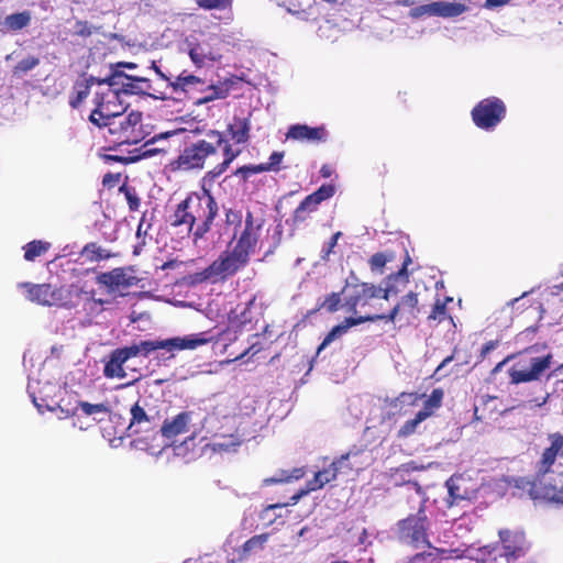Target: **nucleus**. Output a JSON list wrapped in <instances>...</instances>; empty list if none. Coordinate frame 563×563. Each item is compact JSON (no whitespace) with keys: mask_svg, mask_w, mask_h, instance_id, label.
I'll list each match as a JSON object with an SVG mask.
<instances>
[{"mask_svg":"<svg viewBox=\"0 0 563 563\" xmlns=\"http://www.w3.org/2000/svg\"><path fill=\"white\" fill-rule=\"evenodd\" d=\"M78 411L100 422L110 413V406L108 402L90 404L88 401L78 400L73 409L66 410V415H76Z\"/></svg>","mask_w":563,"mask_h":563,"instance_id":"27","label":"nucleus"},{"mask_svg":"<svg viewBox=\"0 0 563 563\" xmlns=\"http://www.w3.org/2000/svg\"><path fill=\"white\" fill-rule=\"evenodd\" d=\"M552 291L553 295L560 296V301L563 302V284L561 286H555Z\"/></svg>","mask_w":563,"mask_h":563,"instance_id":"62","label":"nucleus"},{"mask_svg":"<svg viewBox=\"0 0 563 563\" xmlns=\"http://www.w3.org/2000/svg\"><path fill=\"white\" fill-rule=\"evenodd\" d=\"M253 300H250L240 311L238 309L231 311L229 314L230 325L232 328H243L252 321L251 306Z\"/></svg>","mask_w":563,"mask_h":563,"instance_id":"33","label":"nucleus"},{"mask_svg":"<svg viewBox=\"0 0 563 563\" xmlns=\"http://www.w3.org/2000/svg\"><path fill=\"white\" fill-rule=\"evenodd\" d=\"M228 96V89L222 86H210L207 95L197 99V104H203L216 99H223Z\"/></svg>","mask_w":563,"mask_h":563,"instance_id":"40","label":"nucleus"},{"mask_svg":"<svg viewBox=\"0 0 563 563\" xmlns=\"http://www.w3.org/2000/svg\"><path fill=\"white\" fill-rule=\"evenodd\" d=\"M443 391L441 389H433L431 395L423 400V408L417 412L416 417L406 421L400 427L398 435L407 438L417 432L419 426L441 407Z\"/></svg>","mask_w":563,"mask_h":563,"instance_id":"17","label":"nucleus"},{"mask_svg":"<svg viewBox=\"0 0 563 563\" xmlns=\"http://www.w3.org/2000/svg\"><path fill=\"white\" fill-rule=\"evenodd\" d=\"M428 528L427 516L419 509L416 515H410L397 523V534L401 542L415 548L429 547Z\"/></svg>","mask_w":563,"mask_h":563,"instance_id":"11","label":"nucleus"},{"mask_svg":"<svg viewBox=\"0 0 563 563\" xmlns=\"http://www.w3.org/2000/svg\"><path fill=\"white\" fill-rule=\"evenodd\" d=\"M40 63V59L34 56L26 57L18 63V65L14 67V74H25L29 70H32L35 68Z\"/></svg>","mask_w":563,"mask_h":563,"instance_id":"44","label":"nucleus"},{"mask_svg":"<svg viewBox=\"0 0 563 563\" xmlns=\"http://www.w3.org/2000/svg\"><path fill=\"white\" fill-rule=\"evenodd\" d=\"M506 547V552H503L501 549L495 548L481 549L479 556L474 559L473 563H510L509 555H515L517 548H511L510 545Z\"/></svg>","mask_w":563,"mask_h":563,"instance_id":"31","label":"nucleus"},{"mask_svg":"<svg viewBox=\"0 0 563 563\" xmlns=\"http://www.w3.org/2000/svg\"><path fill=\"white\" fill-rule=\"evenodd\" d=\"M505 114V103L496 97L483 99L472 110L475 125L486 131L494 130L503 121Z\"/></svg>","mask_w":563,"mask_h":563,"instance_id":"12","label":"nucleus"},{"mask_svg":"<svg viewBox=\"0 0 563 563\" xmlns=\"http://www.w3.org/2000/svg\"><path fill=\"white\" fill-rule=\"evenodd\" d=\"M333 185H322L317 191L307 196L303 201L295 210V220L303 221L306 216L317 210L318 206L334 195Z\"/></svg>","mask_w":563,"mask_h":563,"instance_id":"22","label":"nucleus"},{"mask_svg":"<svg viewBox=\"0 0 563 563\" xmlns=\"http://www.w3.org/2000/svg\"><path fill=\"white\" fill-rule=\"evenodd\" d=\"M325 135V130L322 126L310 128L306 124H294L288 129L286 137L301 142H318L323 141Z\"/></svg>","mask_w":563,"mask_h":563,"instance_id":"26","label":"nucleus"},{"mask_svg":"<svg viewBox=\"0 0 563 563\" xmlns=\"http://www.w3.org/2000/svg\"><path fill=\"white\" fill-rule=\"evenodd\" d=\"M103 250L97 246L95 243L85 246L82 253L90 258H104L107 255L103 254Z\"/></svg>","mask_w":563,"mask_h":563,"instance_id":"46","label":"nucleus"},{"mask_svg":"<svg viewBox=\"0 0 563 563\" xmlns=\"http://www.w3.org/2000/svg\"><path fill=\"white\" fill-rule=\"evenodd\" d=\"M350 452L357 453L355 457H351L350 461V470L358 472L368 465L371 461V456L363 450H351Z\"/></svg>","mask_w":563,"mask_h":563,"instance_id":"41","label":"nucleus"},{"mask_svg":"<svg viewBox=\"0 0 563 563\" xmlns=\"http://www.w3.org/2000/svg\"><path fill=\"white\" fill-rule=\"evenodd\" d=\"M549 446L542 453L563 460V434L553 432L548 435Z\"/></svg>","mask_w":563,"mask_h":563,"instance_id":"37","label":"nucleus"},{"mask_svg":"<svg viewBox=\"0 0 563 563\" xmlns=\"http://www.w3.org/2000/svg\"><path fill=\"white\" fill-rule=\"evenodd\" d=\"M130 413L131 420L128 427L129 435L152 429L154 424V416L150 415L140 401L132 406Z\"/></svg>","mask_w":563,"mask_h":563,"instance_id":"25","label":"nucleus"},{"mask_svg":"<svg viewBox=\"0 0 563 563\" xmlns=\"http://www.w3.org/2000/svg\"><path fill=\"white\" fill-rule=\"evenodd\" d=\"M38 385V382L33 380H30L27 385V391L34 406L40 412H43L44 409L54 411L56 407H58L57 401L52 398V394L55 391L56 385L47 382L41 389L37 388Z\"/></svg>","mask_w":563,"mask_h":563,"instance_id":"20","label":"nucleus"},{"mask_svg":"<svg viewBox=\"0 0 563 563\" xmlns=\"http://www.w3.org/2000/svg\"><path fill=\"white\" fill-rule=\"evenodd\" d=\"M265 214L262 209L247 210L240 233H234L236 243L230 251L223 252L199 276L201 280L217 283L234 275L244 267L257 250L276 247L277 241L269 242L265 228Z\"/></svg>","mask_w":563,"mask_h":563,"instance_id":"1","label":"nucleus"},{"mask_svg":"<svg viewBox=\"0 0 563 563\" xmlns=\"http://www.w3.org/2000/svg\"><path fill=\"white\" fill-rule=\"evenodd\" d=\"M211 341L207 332L190 334L186 336H176L166 340H146L139 342L141 355L147 356L156 350H165L167 352L195 350Z\"/></svg>","mask_w":563,"mask_h":563,"instance_id":"9","label":"nucleus"},{"mask_svg":"<svg viewBox=\"0 0 563 563\" xmlns=\"http://www.w3.org/2000/svg\"><path fill=\"white\" fill-rule=\"evenodd\" d=\"M198 84H201V80L200 78L194 76V75H187L185 73L180 74L179 76H177L176 80L170 82V85L173 86V88L175 90H184L186 91L187 88L191 87V86H195V85H198Z\"/></svg>","mask_w":563,"mask_h":563,"instance_id":"39","label":"nucleus"},{"mask_svg":"<svg viewBox=\"0 0 563 563\" xmlns=\"http://www.w3.org/2000/svg\"><path fill=\"white\" fill-rule=\"evenodd\" d=\"M285 505H280V504H275V505H269L268 507H266L264 510H263V514H262V517L263 519H267L268 521H273L272 520V515H275V510L277 509H282L284 508Z\"/></svg>","mask_w":563,"mask_h":563,"instance_id":"51","label":"nucleus"},{"mask_svg":"<svg viewBox=\"0 0 563 563\" xmlns=\"http://www.w3.org/2000/svg\"><path fill=\"white\" fill-rule=\"evenodd\" d=\"M529 300L527 299V294L525 292L521 297L515 298L509 302L516 309H523L528 307Z\"/></svg>","mask_w":563,"mask_h":563,"instance_id":"53","label":"nucleus"},{"mask_svg":"<svg viewBox=\"0 0 563 563\" xmlns=\"http://www.w3.org/2000/svg\"><path fill=\"white\" fill-rule=\"evenodd\" d=\"M552 355L531 357L528 362L519 361L509 369V376L515 384L537 380L551 366Z\"/></svg>","mask_w":563,"mask_h":563,"instance_id":"14","label":"nucleus"},{"mask_svg":"<svg viewBox=\"0 0 563 563\" xmlns=\"http://www.w3.org/2000/svg\"><path fill=\"white\" fill-rule=\"evenodd\" d=\"M220 411L209 415L205 419V427L209 431H214L216 440L213 448L218 450L229 451L239 445L243 438L238 434H233L232 431L236 430L238 417L236 416H223L220 426L217 427Z\"/></svg>","mask_w":563,"mask_h":563,"instance_id":"10","label":"nucleus"},{"mask_svg":"<svg viewBox=\"0 0 563 563\" xmlns=\"http://www.w3.org/2000/svg\"><path fill=\"white\" fill-rule=\"evenodd\" d=\"M415 470L410 466V464L401 465L399 468L396 470V474L398 473H408L409 471Z\"/></svg>","mask_w":563,"mask_h":563,"instance_id":"63","label":"nucleus"},{"mask_svg":"<svg viewBox=\"0 0 563 563\" xmlns=\"http://www.w3.org/2000/svg\"><path fill=\"white\" fill-rule=\"evenodd\" d=\"M495 347V343L494 342H488L487 344L484 345L483 347V354H487L488 352H490Z\"/></svg>","mask_w":563,"mask_h":563,"instance_id":"64","label":"nucleus"},{"mask_svg":"<svg viewBox=\"0 0 563 563\" xmlns=\"http://www.w3.org/2000/svg\"><path fill=\"white\" fill-rule=\"evenodd\" d=\"M87 96H88V91H87V89L78 91V92H77V97H76V99H73V100L70 101V106H71L73 108H77V107H78V104H79L84 99H86V97H87Z\"/></svg>","mask_w":563,"mask_h":563,"instance_id":"54","label":"nucleus"},{"mask_svg":"<svg viewBox=\"0 0 563 563\" xmlns=\"http://www.w3.org/2000/svg\"><path fill=\"white\" fill-rule=\"evenodd\" d=\"M384 314L377 316H361V317H349L340 324L332 328V330L327 334L323 339L322 343L319 345L317 350V354H319L323 349H325L330 343L335 341L336 339L344 335L352 327L362 324L366 321H375L383 320Z\"/></svg>","mask_w":563,"mask_h":563,"instance_id":"23","label":"nucleus"},{"mask_svg":"<svg viewBox=\"0 0 563 563\" xmlns=\"http://www.w3.org/2000/svg\"><path fill=\"white\" fill-rule=\"evenodd\" d=\"M151 69H153L163 80H166V81H169V77H167L158 67L157 65L155 64V62H153L151 64Z\"/></svg>","mask_w":563,"mask_h":563,"instance_id":"58","label":"nucleus"},{"mask_svg":"<svg viewBox=\"0 0 563 563\" xmlns=\"http://www.w3.org/2000/svg\"><path fill=\"white\" fill-rule=\"evenodd\" d=\"M445 316V306L439 301L435 303L434 309L430 318L442 320Z\"/></svg>","mask_w":563,"mask_h":563,"instance_id":"52","label":"nucleus"},{"mask_svg":"<svg viewBox=\"0 0 563 563\" xmlns=\"http://www.w3.org/2000/svg\"><path fill=\"white\" fill-rule=\"evenodd\" d=\"M209 141L200 140L197 143L187 145L175 161L174 166L180 170L200 169L203 167L207 157L216 154L217 147L224 144L223 153L224 159L210 170L212 178L219 177L223 174L233 159L240 154V150H233L222 133L218 131H210L207 134Z\"/></svg>","mask_w":563,"mask_h":563,"instance_id":"4","label":"nucleus"},{"mask_svg":"<svg viewBox=\"0 0 563 563\" xmlns=\"http://www.w3.org/2000/svg\"><path fill=\"white\" fill-rule=\"evenodd\" d=\"M341 236V232H336L331 238L330 242L328 243V246L322 250V258L327 260L332 252L333 247L338 243L339 238Z\"/></svg>","mask_w":563,"mask_h":563,"instance_id":"49","label":"nucleus"},{"mask_svg":"<svg viewBox=\"0 0 563 563\" xmlns=\"http://www.w3.org/2000/svg\"><path fill=\"white\" fill-rule=\"evenodd\" d=\"M51 244L45 241L35 240L24 246V258L26 261H34L36 257L43 255L48 251Z\"/></svg>","mask_w":563,"mask_h":563,"instance_id":"36","label":"nucleus"},{"mask_svg":"<svg viewBox=\"0 0 563 563\" xmlns=\"http://www.w3.org/2000/svg\"><path fill=\"white\" fill-rule=\"evenodd\" d=\"M239 219H240V218H239V214H238L236 212H234V211H229V212L227 213V221H228L229 223H232V222H234V221H236V220H239Z\"/></svg>","mask_w":563,"mask_h":563,"instance_id":"61","label":"nucleus"},{"mask_svg":"<svg viewBox=\"0 0 563 563\" xmlns=\"http://www.w3.org/2000/svg\"><path fill=\"white\" fill-rule=\"evenodd\" d=\"M509 2V0H486L485 8L487 9H494L497 7L505 5Z\"/></svg>","mask_w":563,"mask_h":563,"instance_id":"56","label":"nucleus"},{"mask_svg":"<svg viewBox=\"0 0 563 563\" xmlns=\"http://www.w3.org/2000/svg\"><path fill=\"white\" fill-rule=\"evenodd\" d=\"M177 131H167L164 133L156 134L153 136L150 141H147L143 145V152L139 157H151L156 155L157 153L165 152V147H152V145L158 143V142H165L168 137L175 135Z\"/></svg>","mask_w":563,"mask_h":563,"instance_id":"34","label":"nucleus"},{"mask_svg":"<svg viewBox=\"0 0 563 563\" xmlns=\"http://www.w3.org/2000/svg\"><path fill=\"white\" fill-rule=\"evenodd\" d=\"M291 477L294 478H299L301 477V474H296L294 476H288V477H284V476H273V477H268V478H265L263 481V484L264 485H272V484H277V483H283V482H288Z\"/></svg>","mask_w":563,"mask_h":563,"instance_id":"50","label":"nucleus"},{"mask_svg":"<svg viewBox=\"0 0 563 563\" xmlns=\"http://www.w3.org/2000/svg\"><path fill=\"white\" fill-rule=\"evenodd\" d=\"M126 362L128 361L118 351V349L112 351L109 356L108 362L104 365L103 375L107 378H119V379H124V378L130 377L131 378L130 382H128L123 386L132 385L133 383L139 380L140 374L137 373V371L135 368L132 369V374H129L124 368V365Z\"/></svg>","mask_w":563,"mask_h":563,"instance_id":"21","label":"nucleus"},{"mask_svg":"<svg viewBox=\"0 0 563 563\" xmlns=\"http://www.w3.org/2000/svg\"><path fill=\"white\" fill-rule=\"evenodd\" d=\"M283 157H284V153L283 152H274L269 156L268 162L262 163V164L255 166L253 168V170L256 172V173L269 172V170H278L279 169V165H280V163L283 161Z\"/></svg>","mask_w":563,"mask_h":563,"instance_id":"38","label":"nucleus"},{"mask_svg":"<svg viewBox=\"0 0 563 563\" xmlns=\"http://www.w3.org/2000/svg\"><path fill=\"white\" fill-rule=\"evenodd\" d=\"M357 453L347 452L346 454L342 455L339 460L332 462L329 465V467L316 472L313 478L307 483L306 488L299 490L290 498V504L296 505L303 496L317 489H321L325 484L334 481L339 472L342 470L345 461L350 460L351 457H355Z\"/></svg>","mask_w":563,"mask_h":563,"instance_id":"13","label":"nucleus"},{"mask_svg":"<svg viewBox=\"0 0 563 563\" xmlns=\"http://www.w3.org/2000/svg\"><path fill=\"white\" fill-rule=\"evenodd\" d=\"M217 213L218 206L211 195L206 191L201 195L191 194L177 205L169 216V223L183 232H192L194 244L198 247Z\"/></svg>","mask_w":563,"mask_h":563,"instance_id":"2","label":"nucleus"},{"mask_svg":"<svg viewBox=\"0 0 563 563\" xmlns=\"http://www.w3.org/2000/svg\"><path fill=\"white\" fill-rule=\"evenodd\" d=\"M500 540L503 542L501 547H494L495 549H501L503 552H506V545H510L511 548L516 549L515 555H509L510 559H515L520 555V552L522 551V543H523V536L520 533H512L508 530L500 531L499 532Z\"/></svg>","mask_w":563,"mask_h":563,"instance_id":"32","label":"nucleus"},{"mask_svg":"<svg viewBox=\"0 0 563 563\" xmlns=\"http://www.w3.org/2000/svg\"><path fill=\"white\" fill-rule=\"evenodd\" d=\"M118 351L123 355V357L129 361L132 357H136L141 355V350L139 343H134L132 345L118 349Z\"/></svg>","mask_w":563,"mask_h":563,"instance_id":"47","label":"nucleus"},{"mask_svg":"<svg viewBox=\"0 0 563 563\" xmlns=\"http://www.w3.org/2000/svg\"><path fill=\"white\" fill-rule=\"evenodd\" d=\"M267 540H268L267 533L252 537L243 545L244 553H250V552L262 549L264 547V544L267 542Z\"/></svg>","mask_w":563,"mask_h":563,"instance_id":"42","label":"nucleus"},{"mask_svg":"<svg viewBox=\"0 0 563 563\" xmlns=\"http://www.w3.org/2000/svg\"><path fill=\"white\" fill-rule=\"evenodd\" d=\"M110 85L118 86L125 95H150L152 85L146 77L125 75L121 70H114L110 75Z\"/></svg>","mask_w":563,"mask_h":563,"instance_id":"19","label":"nucleus"},{"mask_svg":"<svg viewBox=\"0 0 563 563\" xmlns=\"http://www.w3.org/2000/svg\"><path fill=\"white\" fill-rule=\"evenodd\" d=\"M129 206L132 210L137 209L140 200L136 197L128 196Z\"/></svg>","mask_w":563,"mask_h":563,"instance_id":"60","label":"nucleus"},{"mask_svg":"<svg viewBox=\"0 0 563 563\" xmlns=\"http://www.w3.org/2000/svg\"><path fill=\"white\" fill-rule=\"evenodd\" d=\"M20 287L24 289L26 299L42 306H73L74 298L79 295L75 285L53 287L49 284L24 283Z\"/></svg>","mask_w":563,"mask_h":563,"instance_id":"7","label":"nucleus"},{"mask_svg":"<svg viewBox=\"0 0 563 563\" xmlns=\"http://www.w3.org/2000/svg\"><path fill=\"white\" fill-rule=\"evenodd\" d=\"M146 216L144 214L143 218L141 219L140 221V224L137 227V232H136V235L137 236H141L142 233L146 234L147 232V229L151 227L150 223H146Z\"/></svg>","mask_w":563,"mask_h":563,"instance_id":"55","label":"nucleus"},{"mask_svg":"<svg viewBox=\"0 0 563 563\" xmlns=\"http://www.w3.org/2000/svg\"><path fill=\"white\" fill-rule=\"evenodd\" d=\"M190 412H181L173 420H166L162 427V434L167 439H173L181 433L188 432V424L191 421Z\"/></svg>","mask_w":563,"mask_h":563,"instance_id":"30","label":"nucleus"},{"mask_svg":"<svg viewBox=\"0 0 563 563\" xmlns=\"http://www.w3.org/2000/svg\"><path fill=\"white\" fill-rule=\"evenodd\" d=\"M104 128L111 136V142L117 144H136L152 131V126L144 123L143 114L139 111H131L112 119V121H106Z\"/></svg>","mask_w":563,"mask_h":563,"instance_id":"6","label":"nucleus"},{"mask_svg":"<svg viewBox=\"0 0 563 563\" xmlns=\"http://www.w3.org/2000/svg\"><path fill=\"white\" fill-rule=\"evenodd\" d=\"M340 302H341L340 294L333 292L324 299L321 307L327 309L329 312H334L339 309Z\"/></svg>","mask_w":563,"mask_h":563,"instance_id":"45","label":"nucleus"},{"mask_svg":"<svg viewBox=\"0 0 563 563\" xmlns=\"http://www.w3.org/2000/svg\"><path fill=\"white\" fill-rule=\"evenodd\" d=\"M195 2L206 10H224L232 4V0H195Z\"/></svg>","mask_w":563,"mask_h":563,"instance_id":"43","label":"nucleus"},{"mask_svg":"<svg viewBox=\"0 0 563 563\" xmlns=\"http://www.w3.org/2000/svg\"><path fill=\"white\" fill-rule=\"evenodd\" d=\"M468 482L461 475L451 476L446 482L449 506L459 505L460 501L470 500L475 496V490L468 488Z\"/></svg>","mask_w":563,"mask_h":563,"instance_id":"24","label":"nucleus"},{"mask_svg":"<svg viewBox=\"0 0 563 563\" xmlns=\"http://www.w3.org/2000/svg\"><path fill=\"white\" fill-rule=\"evenodd\" d=\"M251 131V122L249 118L234 115L228 124L227 133L236 144H243L249 141Z\"/></svg>","mask_w":563,"mask_h":563,"instance_id":"29","label":"nucleus"},{"mask_svg":"<svg viewBox=\"0 0 563 563\" xmlns=\"http://www.w3.org/2000/svg\"><path fill=\"white\" fill-rule=\"evenodd\" d=\"M186 44L191 62L198 67L211 65L222 58V40L217 34L191 35Z\"/></svg>","mask_w":563,"mask_h":563,"instance_id":"8","label":"nucleus"},{"mask_svg":"<svg viewBox=\"0 0 563 563\" xmlns=\"http://www.w3.org/2000/svg\"><path fill=\"white\" fill-rule=\"evenodd\" d=\"M378 297L388 299L389 290L364 283L347 290L344 306L350 312L357 313L358 307H364L371 299Z\"/></svg>","mask_w":563,"mask_h":563,"instance_id":"16","label":"nucleus"},{"mask_svg":"<svg viewBox=\"0 0 563 563\" xmlns=\"http://www.w3.org/2000/svg\"><path fill=\"white\" fill-rule=\"evenodd\" d=\"M418 305L417 295L409 292L404 296L399 303H397L388 316H384L385 320L395 322L397 319L406 317L409 320L410 317H415V310Z\"/></svg>","mask_w":563,"mask_h":563,"instance_id":"28","label":"nucleus"},{"mask_svg":"<svg viewBox=\"0 0 563 563\" xmlns=\"http://www.w3.org/2000/svg\"><path fill=\"white\" fill-rule=\"evenodd\" d=\"M97 283L108 288L109 291H115L136 285L137 278L131 267H118L100 273L97 276Z\"/></svg>","mask_w":563,"mask_h":563,"instance_id":"18","label":"nucleus"},{"mask_svg":"<svg viewBox=\"0 0 563 563\" xmlns=\"http://www.w3.org/2000/svg\"><path fill=\"white\" fill-rule=\"evenodd\" d=\"M151 69H153L163 80H166V81H169V77H167L158 67L157 65L155 64V62H153L151 64Z\"/></svg>","mask_w":563,"mask_h":563,"instance_id":"59","label":"nucleus"},{"mask_svg":"<svg viewBox=\"0 0 563 563\" xmlns=\"http://www.w3.org/2000/svg\"><path fill=\"white\" fill-rule=\"evenodd\" d=\"M123 67V68H128V69H134L136 68V64L134 63H118L114 67H113V70H120V68Z\"/></svg>","mask_w":563,"mask_h":563,"instance_id":"57","label":"nucleus"},{"mask_svg":"<svg viewBox=\"0 0 563 563\" xmlns=\"http://www.w3.org/2000/svg\"><path fill=\"white\" fill-rule=\"evenodd\" d=\"M121 93L118 86L110 85V76L99 81L93 99L96 108L90 114V121L98 126H106V121L123 115L125 106Z\"/></svg>","mask_w":563,"mask_h":563,"instance_id":"5","label":"nucleus"},{"mask_svg":"<svg viewBox=\"0 0 563 563\" xmlns=\"http://www.w3.org/2000/svg\"><path fill=\"white\" fill-rule=\"evenodd\" d=\"M31 22V13L27 11L13 13L5 16L3 25L11 31H19L27 26Z\"/></svg>","mask_w":563,"mask_h":563,"instance_id":"35","label":"nucleus"},{"mask_svg":"<svg viewBox=\"0 0 563 563\" xmlns=\"http://www.w3.org/2000/svg\"><path fill=\"white\" fill-rule=\"evenodd\" d=\"M563 464L561 460L542 453L537 462L536 474L531 477H516L512 484L516 488L527 493L532 499H544L547 501L563 506L562 483Z\"/></svg>","mask_w":563,"mask_h":563,"instance_id":"3","label":"nucleus"},{"mask_svg":"<svg viewBox=\"0 0 563 563\" xmlns=\"http://www.w3.org/2000/svg\"><path fill=\"white\" fill-rule=\"evenodd\" d=\"M466 2L470 0H454V1H433L427 4H422L413 8L409 15L413 19L421 18L423 15L429 16H441V18H454L461 15L467 11Z\"/></svg>","mask_w":563,"mask_h":563,"instance_id":"15","label":"nucleus"},{"mask_svg":"<svg viewBox=\"0 0 563 563\" xmlns=\"http://www.w3.org/2000/svg\"><path fill=\"white\" fill-rule=\"evenodd\" d=\"M388 262L384 253H376L371 257L369 264L373 271H380Z\"/></svg>","mask_w":563,"mask_h":563,"instance_id":"48","label":"nucleus"}]
</instances>
